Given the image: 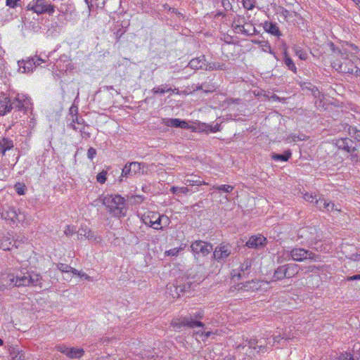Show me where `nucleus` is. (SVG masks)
Returning <instances> with one entry per match:
<instances>
[{
  "mask_svg": "<svg viewBox=\"0 0 360 360\" xmlns=\"http://www.w3.org/2000/svg\"><path fill=\"white\" fill-rule=\"evenodd\" d=\"M2 283L7 286L24 287L39 286L43 288L42 277L40 274L34 271L22 272L17 271L15 274H7L2 275Z\"/></svg>",
  "mask_w": 360,
  "mask_h": 360,
  "instance_id": "obj_1",
  "label": "nucleus"
},
{
  "mask_svg": "<svg viewBox=\"0 0 360 360\" xmlns=\"http://www.w3.org/2000/svg\"><path fill=\"white\" fill-rule=\"evenodd\" d=\"M30 99L24 94H18L15 96H8L0 93V115H5L13 109H18L25 113L31 108Z\"/></svg>",
  "mask_w": 360,
  "mask_h": 360,
  "instance_id": "obj_2",
  "label": "nucleus"
},
{
  "mask_svg": "<svg viewBox=\"0 0 360 360\" xmlns=\"http://www.w3.org/2000/svg\"><path fill=\"white\" fill-rule=\"evenodd\" d=\"M359 60L356 56L341 53V58L334 60L331 65L340 72L360 76V69L356 65Z\"/></svg>",
  "mask_w": 360,
  "mask_h": 360,
  "instance_id": "obj_3",
  "label": "nucleus"
},
{
  "mask_svg": "<svg viewBox=\"0 0 360 360\" xmlns=\"http://www.w3.org/2000/svg\"><path fill=\"white\" fill-rule=\"evenodd\" d=\"M102 202L113 217L120 218L126 215L125 199L121 195H106L103 196Z\"/></svg>",
  "mask_w": 360,
  "mask_h": 360,
  "instance_id": "obj_4",
  "label": "nucleus"
},
{
  "mask_svg": "<svg viewBox=\"0 0 360 360\" xmlns=\"http://www.w3.org/2000/svg\"><path fill=\"white\" fill-rule=\"evenodd\" d=\"M1 218L8 221L10 224H14L16 222H21L25 219V216L21 212H17L15 207L8 205H0Z\"/></svg>",
  "mask_w": 360,
  "mask_h": 360,
  "instance_id": "obj_5",
  "label": "nucleus"
},
{
  "mask_svg": "<svg viewBox=\"0 0 360 360\" xmlns=\"http://www.w3.org/2000/svg\"><path fill=\"white\" fill-rule=\"evenodd\" d=\"M204 316V311L199 309L195 312L189 314V315L181 317V322L179 325L185 326L190 328H204L205 324L200 321Z\"/></svg>",
  "mask_w": 360,
  "mask_h": 360,
  "instance_id": "obj_6",
  "label": "nucleus"
},
{
  "mask_svg": "<svg viewBox=\"0 0 360 360\" xmlns=\"http://www.w3.org/2000/svg\"><path fill=\"white\" fill-rule=\"evenodd\" d=\"M27 9L38 15L44 13L52 15L55 12V6L49 3L47 0H32L27 5Z\"/></svg>",
  "mask_w": 360,
  "mask_h": 360,
  "instance_id": "obj_7",
  "label": "nucleus"
},
{
  "mask_svg": "<svg viewBox=\"0 0 360 360\" xmlns=\"http://www.w3.org/2000/svg\"><path fill=\"white\" fill-rule=\"evenodd\" d=\"M292 259L296 262H302L306 259L317 261L319 256L303 248H294L288 254Z\"/></svg>",
  "mask_w": 360,
  "mask_h": 360,
  "instance_id": "obj_8",
  "label": "nucleus"
},
{
  "mask_svg": "<svg viewBox=\"0 0 360 360\" xmlns=\"http://www.w3.org/2000/svg\"><path fill=\"white\" fill-rule=\"evenodd\" d=\"M44 61V60L37 56L28 58L26 60H19L18 62L19 70L22 73L32 72L36 67L40 65Z\"/></svg>",
  "mask_w": 360,
  "mask_h": 360,
  "instance_id": "obj_9",
  "label": "nucleus"
},
{
  "mask_svg": "<svg viewBox=\"0 0 360 360\" xmlns=\"http://www.w3.org/2000/svg\"><path fill=\"white\" fill-rule=\"evenodd\" d=\"M233 247L229 243H221L217 246L214 250L213 256L218 262H224L232 253Z\"/></svg>",
  "mask_w": 360,
  "mask_h": 360,
  "instance_id": "obj_10",
  "label": "nucleus"
},
{
  "mask_svg": "<svg viewBox=\"0 0 360 360\" xmlns=\"http://www.w3.org/2000/svg\"><path fill=\"white\" fill-rule=\"evenodd\" d=\"M191 248L195 255L206 256L213 250V245L203 240H195L192 243Z\"/></svg>",
  "mask_w": 360,
  "mask_h": 360,
  "instance_id": "obj_11",
  "label": "nucleus"
},
{
  "mask_svg": "<svg viewBox=\"0 0 360 360\" xmlns=\"http://www.w3.org/2000/svg\"><path fill=\"white\" fill-rule=\"evenodd\" d=\"M252 265V260L250 259H245L238 267V269H233L231 274L232 278L240 279L246 277L251 272Z\"/></svg>",
  "mask_w": 360,
  "mask_h": 360,
  "instance_id": "obj_12",
  "label": "nucleus"
},
{
  "mask_svg": "<svg viewBox=\"0 0 360 360\" xmlns=\"http://www.w3.org/2000/svg\"><path fill=\"white\" fill-rule=\"evenodd\" d=\"M248 344L245 345V346H248L249 349L250 351L249 352L250 355L252 354V350H257V352H265L267 351V340L265 338H261L259 340L256 339H250V340H248ZM252 355H255L254 353H252Z\"/></svg>",
  "mask_w": 360,
  "mask_h": 360,
  "instance_id": "obj_13",
  "label": "nucleus"
},
{
  "mask_svg": "<svg viewBox=\"0 0 360 360\" xmlns=\"http://www.w3.org/2000/svg\"><path fill=\"white\" fill-rule=\"evenodd\" d=\"M353 141L349 138L340 139L336 141V146L339 149L344 150L347 153H352L356 150L353 146Z\"/></svg>",
  "mask_w": 360,
  "mask_h": 360,
  "instance_id": "obj_14",
  "label": "nucleus"
},
{
  "mask_svg": "<svg viewBox=\"0 0 360 360\" xmlns=\"http://www.w3.org/2000/svg\"><path fill=\"white\" fill-rule=\"evenodd\" d=\"M266 240V238L261 235L252 236L247 241L246 245L250 248H258L262 247L265 244Z\"/></svg>",
  "mask_w": 360,
  "mask_h": 360,
  "instance_id": "obj_15",
  "label": "nucleus"
},
{
  "mask_svg": "<svg viewBox=\"0 0 360 360\" xmlns=\"http://www.w3.org/2000/svg\"><path fill=\"white\" fill-rule=\"evenodd\" d=\"M205 65V56H201L200 57H197L191 60L188 64V67H189L192 70H196L203 69Z\"/></svg>",
  "mask_w": 360,
  "mask_h": 360,
  "instance_id": "obj_16",
  "label": "nucleus"
},
{
  "mask_svg": "<svg viewBox=\"0 0 360 360\" xmlns=\"http://www.w3.org/2000/svg\"><path fill=\"white\" fill-rule=\"evenodd\" d=\"M11 360H25V352L18 345H11L8 348Z\"/></svg>",
  "mask_w": 360,
  "mask_h": 360,
  "instance_id": "obj_17",
  "label": "nucleus"
},
{
  "mask_svg": "<svg viewBox=\"0 0 360 360\" xmlns=\"http://www.w3.org/2000/svg\"><path fill=\"white\" fill-rule=\"evenodd\" d=\"M187 178L184 180V184L188 186H201L209 185L208 183L201 181L199 176L194 174L186 175Z\"/></svg>",
  "mask_w": 360,
  "mask_h": 360,
  "instance_id": "obj_18",
  "label": "nucleus"
},
{
  "mask_svg": "<svg viewBox=\"0 0 360 360\" xmlns=\"http://www.w3.org/2000/svg\"><path fill=\"white\" fill-rule=\"evenodd\" d=\"M78 238L79 239H82V237H84L89 240H95L96 239V236H94V232L87 229L86 226H82L78 231Z\"/></svg>",
  "mask_w": 360,
  "mask_h": 360,
  "instance_id": "obj_19",
  "label": "nucleus"
},
{
  "mask_svg": "<svg viewBox=\"0 0 360 360\" xmlns=\"http://www.w3.org/2000/svg\"><path fill=\"white\" fill-rule=\"evenodd\" d=\"M264 30L271 34L280 37L281 33L276 23L266 22L264 24Z\"/></svg>",
  "mask_w": 360,
  "mask_h": 360,
  "instance_id": "obj_20",
  "label": "nucleus"
},
{
  "mask_svg": "<svg viewBox=\"0 0 360 360\" xmlns=\"http://www.w3.org/2000/svg\"><path fill=\"white\" fill-rule=\"evenodd\" d=\"M165 123L168 127H180L182 129H186L188 127V123L186 122L177 118L167 119Z\"/></svg>",
  "mask_w": 360,
  "mask_h": 360,
  "instance_id": "obj_21",
  "label": "nucleus"
},
{
  "mask_svg": "<svg viewBox=\"0 0 360 360\" xmlns=\"http://www.w3.org/2000/svg\"><path fill=\"white\" fill-rule=\"evenodd\" d=\"M292 155L291 151L290 150H288L284 152L283 154H277V153H272L271 154V159L274 161H281V162H286L288 161Z\"/></svg>",
  "mask_w": 360,
  "mask_h": 360,
  "instance_id": "obj_22",
  "label": "nucleus"
},
{
  "mask_svg": "<svg viewBox=\"0 0 360 360\" xmlns=\"http://www.w3.org/2000/svg\"><path fill=\"white\" fill-rule=\"evenodd\" d=\"M84 354L82 348L70 347L67 356L70 359H80Z\"/></svg>",
  "mask_w": 360,
  "mask_h": 360,
  "instance_id": "obj_23",
  "label": "nucleus"
},
{
  "mask_svg": "<svg viewBox=\"0 0 360 360\" xmlns=\"http://www.w3.org/2000/svg\"><path fill=\"white\" fill-rule=\"evenodd\" d=\"M156 217H158L157 212H149L146 214H143V216L141 217V221L146 225H148L151 227V224H153V222Z\"/></svg>",
  "mask_w": 360,
  "mask_h": 360,
  "instance_id": "obj_24",
  "label": "nucleus"
},
{
  "mask_svg": "<svg viewBox=\"0 0 360 360\" xmlns=\"http://www.w3.org/2000/svg\"><path fill=\"white\" fill-rule=\"evenodd\" d=\"M285 266L287 278H292L299 272V266L295 264H288Z\"/></svg>",
  "mask_w": 360,
  "mask_h": 360,
  "instance_id": "obj_25",
  "label": "nucleus"
},
{
  "mask_svg": "<svg viewBox=\"0 0 360 360\" xmlns=\"http://www.w3.org/2000/svg\"><path fill=\"white\" fill-rule=\"evenodd\" d=\"M13 148V141L7 139H4L0 141V153L4 155L6 150H9Z\"/></svg>",
  "mask_w": 360,
  "mask_h": 360,
  "instance_id": "obj_26",
  "label": "nucleus"
},
{
  "mask_svg": "<svg viewBox=\"0 0 360 360\" xmlns=\"http://www.w3.org/2000/svg\"><path fill=\"white\" fill-rule=\"evenodd\" d=\"M131 165V171L134 175L136 174H143L144 173L143 168L145 167L144 163L138 162H129Z\"/></svg>",
  "mask_w": 360,
  "mask_h": 360,
  "instance_id": "obj_27",
  "label": "nucleus"
},
{
  "mask_svg": "<svg viewBox=\"0 0 360 360\" xmlns=\"http://www.w3.org/2000/svg\"><path fill=\"white\" fill-rule=\"evenodd\" d=\"M205 65H206L205 70H208V71L224 70L226 69L225 64L219 63V62H210V63H208Z\"/></svg>",
  "mask_w": 360,
  "mask_h": 360,
  "instance_id": "obj_28",
  "label": "nucleus"
},
{
  "mask_svg": "<svg viewBox=\"0 0 360 360\" xmlns=\"http://www.w3.org/2000/svg\"><path fill=\"white\" fill-rule=\"evenodd\" d=\"M260 287L261 285L259 281L252 280L247 282L245 284H243L241 288H243L246 291H255L257 290Z\"/></svg>",
  "mask_w": 360,
  "mask_h": 360,
  "instance_id": "obj_29",
  "label": "nucleus"
},
{
  "mask_svg": "<svg viewBox=\"0 0 360 360\" xmlns=\"http://www.w3.org/2000/svg\"><path fill=\"white\" fill-rule=\"evenodd\" d=\"M164 219L166 220V222H168V221H169V219L167 217H165L164 215H160L158 213V217H155V220L153 222V224H151V227L155 230L162 229V226H161V222Z\"/></svg>",
  "mask_w": 360,
  "mask_h": 360,
  "instance_id": "obj_30",
  "label": "nucleus"
},
{
  "mask_svg": "<svg viewBox=\"0 0 360 360\" xmlns=\"http://www.w3.org/2000/svg\"><path fill=\"white\" fill-rule=\"evenodd\" d=\"M283 62L289 70H292L295 73L297 72V68L295 63H293L292 60L289 57L286 51L284 52Z\"/></svg>",
  "mask_w": 360,
  "mask_h": 360,
  "instance_id": "obj_31",
  "label": "nucleus"
},
{
  "mask_svg": "<svg viewBox=\"0 0 360 360\" xmlns=\"http://www.w3.org/2000/svg\"><path fill=\"white\" fill-rule=\"evenodd\" d=\"M274 278L276 280H281L284 278H287L286 271L285 270V266H281L278 267L274 274Z\"/></svg>",
  "mask_w": 360,
  "mask_h": 360,
  "instance_id": "obj_32",
  "label": "nucleus"
},
{
  "mask_svg": "<svg viewBox=\"0 0 360 360\" xmlns=\"http://www.w3.org/2000/svg\"><path fill=\"white\" fill-rule=\"evenodd\" d=\"M13 240L8 237L3 238L0 242V248L4 250H10L13 245Z\"/></svg>",
  "mask_w": 360,
  "mask_h": 360,
  "instance_id": "obj_33",
  "label": "nucleus"
},
{
  "mask_svg": "<svg viewBox=\"0 0 360 360\" xmlns=\"http://www.w3.org/2000/svg\"><path fill=\"white\" fill-rule=\"evenodd\" d=\"M84 121L82 118H79L77 115L75 116V118H73L72 119V122L71 123V127H72L73 129L77 131L79 130L81 133H85L84 131V127H77L75 126V123H77V124L79 125H82L84 124Z\"/></svg>",
  "mask_w": 360,
  "mask_h": 360,
  "instance_id": "obj_34",
  "label": "nucleus"
},
{
  "mask_svg": "<svg viewBox=\"0 0 360 360\" xmlns=\"http://www.w3.org/2000/svg\"><path fill=\"white\" fill-rule=\"evenodd\" d=\"M172 91V88H167V84H162L160 86L154 87L152 89V92L154 94H163L166 92Z\"/></svg>",
  "mask_w": 360,
  "mask_h": 360,
  "instance_id": "obj_35",
  "label": "nucleus"
},
{
  "mask_svg": "<svg viewBox=\"0 0 360 360\" xmlns=\"http://www.w3.org/2000/svg\"><path fill=\"white\" fill-rule=\"evenodd\" d=\"M134 176L131 168V165L129 163H127L125 165L124 168L122 169L121 177H126L128 178L129 176Z\"/></svg>",
  "mask_w": 360,
  "mask_h": 360,
  "instance_id": "obj_36",
  "label": "nucleus"
},
{
  "mask_svg": "<svg viewBox=\"0 0 360 360\" xmlns=\"http://www.w3.org/2000/svg\"><path fill=\"white\" fill-rule=\"evenodd\" d=\"M234 187L231 185H220V186H213L212 189H216L219 191H224L225 193H231L233 191Z\"/></svg>",
  "mask_w": 360,
  "mask_h": 360,
  "instance_id": "obj_37",
  "label": "nucleus"
},
{
  "mask_svg": "<svg viewBox=\"0 0 360 360\" xmlns=\"http://www.w3.org/2000/svg\"><path fill=\"white\" fill-rule=\"evenodd\" d=\"M328 200H326L325 198L319 197L318 199H316V206L317 208H319L321 211H324L326 210V204L328 203Z\"/></svg>",
  "mask_w": 360,
  "mask_h": 360,
  "instance_id": "obj_38",
  "label": "nucleus"
},
{
  "mask_svg": "<svg viewBox=\"0 0 360 360\" xmlns=\"http://www.w3.org/2000/svg\"><path fill=\"white\" fill-rule=\"evenodd\" d=\"M170 191L174 194H175V193L187 194L189 191V189L187 187L172 186L170 188Z\"/></svg>",
  "mask_w": 360,
  "mask_h": 360,
  "instance_id": "obj_39",
  "label": "nucleus"
},
{
  "mask_svg": "<svg viewBox=\"0 0 360 360\" xmlns=\"http://www.w3.org/2000/svg\"><path fill=\"white\" fill-rule=\"evenodd\" d=\"M258 44L260 46L263 51L274 54V53L272 52L271 47L268 41H258Z\"/></svg>",
  "mask_w": 360,
  "mask_h": 360,
  "instance_id": "obj_40",
  "label": "nucleus"
},
{
  "mask_svg": "<svg viewBox=\"0 0 360 360\" xmlns=\"http://www.w3.org/2000/svg\"><path fill=\"white\" fill-rule=\"evenodd\" d=\"M245 18L243 15H236L233 21L232 27L234 28L235 26L243 25L245 24Z\"/></svg>",
  "mask_w": 360,
  "mask_h": 360,
  "instance_id": "obj_41",
  "label": "nucleus"
},
{
  "mask_svg": "<svg viewBox=\"0 0 360 360\" xmlns=\"http://www.w3.org/2000/svg\"><path fill=\"white\" fill-rule=\"evenodd\" d=\"M233 29L236 31V32H238V33L240 32L246 36H249V35H251L253 34V33L250 32V30L246 29L244 25H239V26H235Z\"/></svg>",
  "mask_w": 360,
  "mask_h": 360,
  "instance_id": "obj_42",
  "label": "nucleus"
},
{
  "mask_svg": "<svg viewBox=\"0 0 360 360\" xmlns=\"http://www.w3.org/2000/svg\"><path fill=\"white\" fill-rule=\"evenodd\" d=\"M303 197L306 201L311 202V203H314L315 205H316V199L319 198H317L318 195L316 194L309 193H304Z\"/></svg>",
  "mask_w": 360,
  "mask_h": 360,
  "instance_id": "obj_43",
  "label": "nucleus"
},
{
  "mask_svg": "<svg viewBox=\"0 0 360 360\" xmlns=\"http://www.w3.org/2000/svg\"><path fill=\"white\" fill-rule=\"evenodd\" d=\"M243 7L247 10H252L255 6V0H242Z\"/></svg>",
  "mask_w": 360,
  "mask_h": 360,
  "instance_id": "obj_44",
  "label": "nucleus"
},
{
  "mask_svg": "<svg viewBox=\"0 0 360 360\" xmlns=\"http://www.w3.org/2000/svg\"><path fill=\"white\" fill-rule=\"evenodd\" d=\"M349 133L354 139L360 141V131L356 129L355 127H350L349 129Z\"/></svg>",
  "mask_w": 360,
  "mask_h": 360,
  "instance_id": "obj_45",
  "label": "nucleus"
},
{
  "mask_svg": "<svg viewBox=\"0 0 360 360\" xmlns=\"http://www.w3.org/2000/svg\"><path fill=\"white\" fill-rule=\"evenodd\" d=\"M106 171L103 170L101 172H99L96 176L97 181L101 184H104L106 181Z\"/></svg>",
  "mask_w": 360,
  "mask_h": 360,
  "instance_id": "obj_46",
  "label": "nucleus"
},
{
  "mask_svg": "<svg viewBox=\"0 0 360 360\" xmlns=\"http://www.w3.org/2000/svg\"><path fill=\"white\" fill-rule=\"evenodd\" d=\"M333 210L340 212V208L335 205L334 203L328 201L326 204V210L324 211L330 212Z\"/></svg>",
  "mask_w": 360,
  "mask_h": 360,
  "instance_id": "obj_47",
  "label": "nucleus"
},
{
  "mask_svg": "<svg viewBox=\"0 0 360 360\" xmlns=\"http://www.w3.org/2000/svg\"><path fill=\"white\" fill-rule=\"evenodd\" d=\"M295 54L301 59V60H306L307 55V53L302 50L300 47H295Z\"/></svg>",
  "mask_w": 360,
  "mask_h": 360,
  "instance_id": "obj_48",
  "label": "nucleus"
},
{
  "mask_svg": "<svg viewBox=\"0 0 360 360\" xmlns=\"http://www.w3.org/2000/svg\"><path fill=\"white\" fill-rule=\"evenodd\" d=\"M202 85H203V91L205 93L212 92L215 89V86L212 84L204 82L202 83Z\"/></svg>",
  "mask_w": 360,
  "mask_h": 360,
  "instance_id": "obj_49",
  "label": "nucleus"
},
{
  "mask_svg": "<svg viewBox=\"0 0 360 360\" xmlns=\"http://www.w3.org/2000/svg\"><path fill=\"white\" fill-rule=\"evenodd\" d=\"M57 267L58 269L62 271V272H65V273H68L70 271V270H72V266H70V265L68 264H63V263H59L58 265H57Z\"/></svg>",
  "mask_w": 360,
  "mask_h": 360,
  "instance_id": "obj_50",
  "label": "nucleus"
},
{
  "mask_svg": "<svg viewBox=\"0 0 360 360\" xmlns=\"http://www.w3.org/2000/svg\"><path fill=\"white\" fill-rule=\"evenodd\" d=\"M281 339L288 340H290L291 338L290 335H287L286 333H283L282 335H276L274 337V343L279 342Z\"/></svg>",
  "mask_w": 360,
  "mask_h": 360,
  "instance_id": "obj_51",
  "label": "nucleus"
},
{
  "mask_svg": "<svg viewBox=\"0 0 360 360\" xmlns=\"http://www.w3.org/2000/svg\"><path fill=\"white\" fill-rule=\"evenodd\" d=\"M145 198L143 195H134L130 198V201L134 204H140L144 200Z\"/></svg>",
  "mask_w": 360,
  "mask_h": 360,
  "instance_id": "obj_52",
  "label": "nucleus"
},
{
  "mask_svg": "<svg viewBox=\"0 0 360 360\" xmlns=\"http://www.w3.org/2000/svg\"><path fill=\"white\" fill-rule=\"evenodd\" d=\"M183 250V248H172L165 252V255L167 256H176L179 252Z\"/></svg>",
  "mask_w": 360,
  "mask_h": 360,
  "instance_id": "obj_53",
  "label": "nucleus"
},
{
  "mask_svg": "<svg viewBox=\"0 0 360 360\" xmlns=\"http://www.w3.org/2000/svg\"><path fill=\"white\" fill-rule=\"evenodd\" d=\"M76 229L74 226L68 225L66 226L64 233L66 236H72L75 233Z\"/></svg>",
  "mask_w": 360,
  "mask_h": 360,
  "instance_id": "obj_54",
  "label": "nucleus"
},
{
  "mask_svg": "<svg viewBox=\"0 0 360 360\" xmlns=\"http://www.w3.org/2000/svg\"><path fill=\"white\" fill-rule=\"evenodd\" d=\"M15 189L18 194L23 195L25 193V185L20 183L15 185Z\"/></svg>",
  "mask_w": 360,
  "mask_h": 360,
  "instance_id": "obj_55",
  "label": "nucleus"
},
{
  "mask_svg": "<svg viewBox=\"0 0 360 360\" xmlns=\"http://www.w3.org/2000/svg\"><path fill=\"white\" fill-rule=\"evenodd\" d=\"M204 328H198V330L195 331L197 334H200L201 336L205 337V338H208L211 335L213 334L211 331L204 332Z\"/></svg>",
  "mask_w": 360,
  "mask_h": 360,
  "instance_id": "obj_56",
  "label": "nucleus"
},
{
  "mask_svg": "<svg viewBox=\"0 0 360 360\" xmlns=\"http://www.w3.org/2000/svg\"><path fill=\"white\" fill-rule=\"evenodd\" d=\"M338 360H354V358L351 354L345 352L341 354Z\"/></svg>",
  "mask_w": 360,
  "mask_h": 360,
  "instance_id": "obj_57",
  "label": "nucleus"
},
{
  "mask_svg": "<svg viewBox=\"0 0 360 360\" xmlns=\"http://www.w3.org/2000/svg\"><path fill=\"white\" fill-rule=\"evenodd\" d=\"M20 2V0H6V6H9L10 8H15L18 6Z\"/></svg>",
  "mask_w": 360,
  "mask_h": 360,
  "instance_id": "obj_58",
  "label": "nucleus"
},
{
  "mask_svg": "<svg viewBox=\"0 0 360 360\" xmlns=\"http://www.w3.org/2000/svg\"><path fill=\"white\" fill-rule=\"evenodd\" d=\"M96 155V150L92 147H90L87 151V157L90 160H93Z\"/></svg>",
  "mask_w": 360,
  "mask_h": 360,
  "instance_id": "obj_59",
  "label": "nucleus"
},
{
  "mask_svg": "<svg viewBox=\"0 0 360 360\" xmlns=\"http://www.w3.org/2000/svg\"><path fill=\"white\" fill-rule=\"evenodd\" d=\"M56 348L58 352L65 354L66 356L68 355V350L70 349V347H68L65 345H57Z\"/></svg>",
  "mask_w": 360,
  "mask_h": 360,
  "instance_id": "obj_60",
  "label": "nucleus"
},
{
  "mask_svg": "<svg viewBox=\"0 0 360 360\" xmlns=\"http://www.w3.org/2000/svg\"><path fill=\"white\" fill-rule=\"evenodd\" d=\"M222 6L226 11L231 10L232 8V6L229 0H222Z\"/></svg>",
  "mask_w": 360,
  "mask_h": 360,
  "instance_id": "obj_61",
  "label": "nucleus"
},
{
  "mask_svg": "<svg viewBox=\"0 0 360 360\" xmlns=\"http://www.w3.org/2000/svg\"><path fill=\"white\" fill-rule=\"evenodd\" d=\"M80 278H84L85 280H87L89 281H94V279L92 277L88 276L86 274L80 271L79 276Z\"/></svg>",
  "mask_w": 360,
  "mask_h": 360,
  "instance_id": "obj_62",
  "label": "nucleus"
},
{
  "mask_svg": "<svg viewBox=\"0 0 360 360\" xmlns=\"http://www.w3.org/2000/svg\"><path fill=\"white\" fill-rule=\"evenodd\" d=\"M24 238L25 237L22 236H17L16 239L14 241H13V245H15V247L17 248L18 247V243L20 242H23Z\"/></svg>",
  "mask_w": 360,
  "mask_h": 360,
  "instance_id": "obj_63",
  "label": "nucleus"
},
{
  "mask_svg": "<svg viewBox=\"0 0 360 360\" xmlns=\"http://www.w3.org/2000/svg\"><path fill=\"white\" fill-rule=\"evenodd\" d=\"M210 131L212 132H217L220 131V125L219 124H216L213 126L210 127Z\"/></svg>",
  "mask_w": 360,
  "mask_h": 360,
  "instance_id": "obj_64",
  "label": "nucleus"
}]
</instances>
